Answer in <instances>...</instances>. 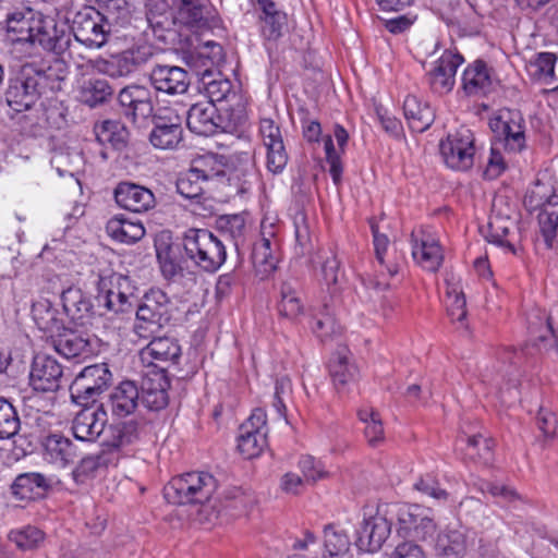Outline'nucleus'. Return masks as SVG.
I'll return each mask as SVG.
<instances>
[{
	"instance_id": "f257e3e1",
	"label": "nucleus",
	"mask_w": 558,
	"mask_h": 558,
	"mask_svg": "<svg viewBox=\"0 0 558 558\" xmlns=\"http://www.w3.org/2000/svg\"><path fill=\"white\" fill-rule=\"evenodd\" d=\"M68 74V65L60 59H53L47 66L25 63L9 81L5 93L7 102L12 109L21 112L32 108L41 97H45L51 101L49 107L41 102L46 121L59 129L64 122V108L60 101L52 98V95L62 90Z\"/></svg>"
},
{
	"instance_id": "f03ea898",
	"label": "nucleus",
	"mask_w": 558,
	"mask_h": 558,
	"mask_svg": "<svg viewBox=\"0 0 558 558\" xmlns=\"http://www.w3.org/2000/svg\"><path fill=\"white\" fill-rule=\"evenodd\" d=\"M182 247L185 258L207 272H215L226 262L222 241L207 229H187L182 235Z\"/></svg>"
},
{
	"instance_id": "7ed1b4c3",
	"label": "nucleus",
	"mask_w": 558,
	"mask_h": 558,
	"mask_svg": "<svg viewBox=\"0 0 558 558\" xmlns=\"http://www.w3.org/2000/svg\"><path fill=\"white\" fill-rule=\"evenodd\" d=\"M217 480L208 472L193 471L173 477L165 486V497L177 505L205 504L217 489Z\"/></svg>"
},
{
	"instance_id": "20e7f679",
	"label": "nucleus",
	"mask_w": 558,
	"mask_h": 558,
	"mask_svg": "<svg viewBox=\"0 0 558 558\" xmlns=\"http://www.w3.org/2000/svg\"><path fill=\"white\" fill-rule=\"evenodd\" d=\"M134 332L138 338L149 339L171 319L172 304L160 289H150L142 300L137 298Z\"/></svg>"
},
{
	"instance_id": "39448f33",
	"label": "nucleus",
	"mask_w": 558,
	"mask_h": 558,
	"mask_svg": "<svg viewBox=\"0 0 558 558\" xmlns=\"http://www.w3.org/2000/svg\"><path fill=\"white\" fill-rule=\"evenodd\" d=\"M97 291L98 306L107 312L130 313L137 303L136 288L128 276L112 274L99 277Z\"/></svg>"
},
{
	"instance_id": "423d86ee",
	"label": "nucleus",
	"mask_w": 558,
	"mask_h": 558,
	"mask_svg": "<svg viewBox=\"0 0 558 558\" xmlns=\"http://www.w3.org/2000/svg\"><path fill=\"white\" fill-rule=\"evenodd\" d=\"M112 383V373L106 363L84 367L70 386L71 399L80 404H95Z\"/></svg>"
},
{
	"instance_id": "0eeeda50",
	"label": "nucleus",
	"mask_w": 558,
	"mask_h": 558,
	"mask_svg": "<svg viewBox=\"0 0 558 558\" xmlns=\"http://www.w3.org/2000/svg\"><path fill=\"white\" fill-rule=\"evenodd\" d=\"M397 504L378 506L376 513L365 519L357 530V547L369 553L380 549L390 535L391 522L397 518Z\"/></svg>"
},
{
	"instance_id": "6e6552de",
	"label": "nucleus",
	"mask_w": 558,
	"mask_h": 558,
	"mask_svg": "<svg viewBox=\"0 0 558 558\" xmlns=\"http://www.w3.org/2000/svg\"><path fill=\"white\" fill-rule=\"evenodd\" d=\"M219 175L214 169H205L197 165L192 166L186 172L181 173L177 180L178 193L192 202L191 210L199 216L206 217L213 214V206L204 198V185L209 180Z\"/></svg>"
},
{
	"instance_id": "1a4fd4ad",
	"label": "nucleus",
	"mask_w": 558,
	"mask_h": 558,
	"mask_svg": "<svg viewBox=\"0 0 558 558\" xmlns=\"http://www.w3.org/2000/svg\"><path fill=\"white\" fill-rule=\"evenodd\" d=\"M398 534L409 542H429L434 545L436 524L424 509L417 505L397 504Z\"/></svg>"
},
{
	"instance_id": "9d476101",
	"label": "nucleus",
	"mask_w": 558,
	"mask_h": 558,
	"mask_svg": "<svg viewBox=\"0 0 558 558\" xmlns=\"http://www.w3.org/2000/svg\"><path fill=\"white\" fill-rule=\"evenodd\" d=\"M489 126L507 151L517 154L526 147L525 120L519 110H501Z\"/></svg>"
},
{
	"instance_id": "9b49d317",
	"label": "nucleus",
	"mask_w": 558,
	"mask_h": 558,
	"mask_svg": "<svg viewBox=\"0 0 558 558\" xmlns=\"http://www.w3.org/2000/svg\"><path fill=\"white\" fill-rule=\"evenodd\" d=\"M445 163L453 170H468L474 161V135L469 129L449 134L439 145Z\"/></svg>"
},
{
	"instance_id": "f8f14e48",
	"label": "nucleus",
	"mask_w": 558,
	"mask_h": 558,
	"mask_svg": "<svg viewBox=\"0 0 558 558\" xmlns=\"http://www.w3.org/2000/svg\"><path fill=\"white\" fill-rule=\"evenodd\" d=\"M106 26L104 14L93 8H84L74 14L71 31L75 39L86 47L100 48L110 33Z\"/></svg>"
},
{
	"instance_id": "ddd939ff",
	"label": "nucleus",
	"mask_w": 558,
	"mask_h": 558,
	"mask_svg": "<svg viewBox=\"0 0 558 558\" xmlns=\"http://www.w3.org/2000/svg\"><path fill=\"white\" fill-rule=\"evenodd\" d=\"M153 56L150 46H135L112 54L108 59L99 60L97 68L101 73L112 78L125 77L145 65Z\"/></svg>"
},
{
	"instance_id": "4468645a",
	"label": "nucleus",
	"mask_w": 558,
	"mask_h": 558,
	"mask_svg": "<svg viewBox=\"0 0 558 558\" xmlns=\"http://www.w3.org/2000/svg\"><path fill=\"white\" fill-rule=\"evenodd\" d=\"M121 113L131 122L137 123L153 116L154 105L150 90L142 85H129L118 94Z\"/></svg>"
},
{
	"instance_id": "2eb2a0df",
	"label": "nucleus",
	"mask_w": 558,
	"mask_h": 558,
	"mask_svg": "<svg viewBox=\"0 0 558 558\" xmlns=\"http://www.w3.org/2000/svg\"><path fill=\"white\" fill-rule=\"evenodd\" d=\"M463 61L460 53L446 50L435 62L434 68L426 73V82L430 89L438 95L451 92L456 83L457 70Z\"/></svg>"
},
{
	"instance_id": "dca6fc26",
	"label": "nucleus",
	"mask_w": 558,
	"mask_h": 558,
	"mask_svg": "<svg viewBox=\"0 0 558 558\" xmlns=\"http://www.w3.org/2000/svg\"><path fill=\"white\" fill-rule=\"evenodd\" d=\"M149 82L157 93L177 96L187 92L191 77L183 68L157 64L150 71Z\"/></svg>"
},
{
	"instance_id": "f3484780",
	"label": "nucleus",
	"mask_w": 558,
	"mask_h": 558,
	"mask_svg": "<svg viewBox=\"0 0 558 558\" xmlns=\"http://www.w3.org/2000/svg\"><path fill=\"white\" fill-rule=\"evenodd\" d=\"M70 33L53 17L40 15L31 45L38 44L44 50L62 54L70 46Z\"/></svg>"
},
{
	"instance_id": "a211bd4d",
	"label": "nucleus",
	"mask_w": 558,
	"mask_h": 558,
	"mask_svg": "<svg viewBox=\"0 0 558 558\" xmlns=\"http://www.w3.org/2000/svg\"><path fill=\"white\" fill-rule=\"evenodd\" d=\"M83 409L75 415L72 432L76 439L95 441L104 432L107 424V412L102 404L82 405Z\"/></svg>"
},
{
	"instance_id": "6ab92c4d",
	"label": "nucleus",
	"mask_w": 558,
	"mask_h": 558,
	"mask_svg": "<svg viewBox=\"0 0 558 558\" xmlns=\"http://www.w3.org/2000/svg\"><path fill=\"white\" fill-rule=\"evenodd\" d=\"M62 366L51 356H35L29 383L36 392H56L60 388L62 378Z\"/></svg>"
},
{
	"instance_id": "aec40b11",
	"label": "nucleus",
	"mask_w": 558,
	"mask_h": 558,
	"mask_svg": "<svg viewBox=\"0 0 558 558\" xmlns=\"http://www.w3.org/2000/svg\"><path fill=\"white\" fill-rule=\"evenodd\" d=\"M259 133L267 149V169L272 173H280L288 162L281 132L271 120L264 118L259 122Z\"/></svg>"
},
{
	"instance_id": "412c9836",
	"label": "nucleus",
	"mask_w": 558,
	"mask_h": 558,
	"mask_svg": "<svg viewBox=\"0 0 558 558\" xmlns=\"http://www.w3.org/2000/svg\"><path fill=\"white\" fill-rule=\"evenodd\" d=\"M222 117L216 105L210 101H198L186 111V125L197 135L210 136L222 128Z\"/></svg>"
},
{
	"instance_id": "4be33fe9",
	"label": "nucleus",
	"mask_w": 558,
	"mask_h": 558,
	"mask_svg": "<svg viewBox=\"0 0 558 558\" xmlns=\"http://www.w3.org/2000/svg\"><path fill=\"white\" fill-rule=\"evenodd\" d=\"M412 256L424 269L435 272L444 260L441 246L430 233L418 230L412 232Z\"/></svg>"
},
{
	"instance_id": "5701e85b",
	"label": "nucleus",
	"mask_w": 558,
	"mask_h": 558,
	"mask_svg": "<svg viewBox=\"0 0 558 558\" xmlns=\"http://www.w3.org/2000/svg\"><path fill=\"white\" fill-rule=\"evenodd\" d=\"M114 199L120 207L138 214L146 213L156 205L155 195L149 189L131 182L118 184Z\"/></svg>"
},
{
	"instance_id": "b1692460",
	"label": "nucleus",
	"mask_w": 558,
	"mask_h": 558,
	"mask_svg": "<svg viewBox=\"0 0 558 558\" xmlns=\"http://www.w3.org/2000/svg\"><path fill=\"white\" fill-rule=\"evenodd\" d=\"M51 343L54 350L68 360L85 357L93 352V344L87 335L64 327L59 332L51 335Z\"/></svg>"
},
{
	"instance_id": "393cba45",
	"label": "nucleus",
	"mask_w": 558,
	"mask_h": 558,
	"mask_svg": "<svg viewBox=\"0 0 558 558\" xmlns=\"http://www.w3.org/2000/svg\"><path fill=\"white\" fill-rule=\"evenodd\" d=\"M462 90L469 97L486 96L493 90L492 69L483 61L469 64L462 74Z\"/></svg>"
},
{
	"instance_id": "a878e982",
	"label": "nucleus",
	"mask_w": 558,
	"mask_h": 558,
	"mask_svg": "<svg viewBox=\"0 0 558 558\" xmlns=\"http://www.w3.org/2000/svg\"><path fill=\"white\" fill-rule=\"evenodd\" d=\"M50 488L51 480L37 472L22 473L11 485L12 495L21 501L43 498Z\"/></svg>"
},
{
	"instance_id": "bb28decb",
	"label": "nucleus",
	"mask_w": 558,
	"mask_h": 558,
	"mask_svg": "<svg viewBox=\"0 0 558 558\" xmlns=\"http://www.w3.org/2000/svg\"><path fill=\"white\" fill-rule=\"evenodd\" d=\"M65 315L75 324L85 325L94 315L90 298L80 288L70 287L61 293Z\"/></svg>"
},
{
	"instance_id": "cd10ccee",
	"label": "nucleus",
	"mask_w": 558,
	"mask_h": 558,
	"mask_svg": "<svg viewBox=\"0 0 558 558\" xmlns=\"http://www.w3.org/2000/svg\"><path fill=\"white\" fill-rule=\"evenodd\" d=\"M433 546L441 558H464L469 547L468 532L462 527H447L437 534Z\"/></svg>"
},
{
	"instance_id": "c85d7f7f",
	"label": "nucleus",
	"mask_w": 558,
	"mask_h": 558,
	"mask_svg": "<svg viewBox=\"0 0 558 558\" xmlns=\"http://www.w3.org/2000/svg\"><path fill=\"white\" fill-rule=\"evenodd\" d=\"M145 423L136 420L110 425L104 444L109 448L122 450L140 441L145 434Z\"/></svg>"
},
{
	"instance_id": "c756f323",
	"label": "nucleus",
	"mask_w": 558,
	"mask_h": 558,
	"mask_svg": "<svg viewBox=\"0 0 558 558\" xmlns=\"http://www.w3.org/2000/svg\"><path fill=\"white\" fill-rule=\"evenodd\" d=\"M329 374L338 390L357 380L359 368L353 361L352 353L347 347H340L332 355L329 362Z\"/></svg>"
},
{
	"instance_id": "7c9ffc66",
	"label": "nucleus",
	"mask_w": 558,
	"mask_h": 558,
	"mask_svg": "<svg viewBox=\"0 0 558 558\" xmlns=\"http://www.w3.org/2000/svg\"><path fill=\"white\" fill-rule=\"evenodd\" d=\"M41 13L29 8L14 11L7 17V28L13 43L31 44Z\"/></svg>"
},
{
	"instance_id": "2f4dec72",
	"label": "nucleus",
	"mask_w": 558,
	"mask_h": 558,
	"mask_svg": "<svg viewBox=\"0 0 558 558\" xmlns=\"http://www.w3.org/2000/svg\"><path fill=\"white\" fill-rule=\"evenodd\" d=\"M111 412L116 416H126L134 412L140 401V388L132 380H124L113 388L109 396Z\"/></svg>"
},
{
	"instance_id": "473e14b6",
	"label": "nucleus",
	"mask_w": 558,
	"mask_h": 558,
	"mask_svg": "<svg viewBox=\"0 0 558 558\" xmlns=\"http://www.w3.org/2000/svg\"><path fill=\"white\" fill-rule=\"evenodd\" d=\"M181 356V347L178 341L169 337H154L150 342L141 350L143 362L153 364L154 362L177 363Z\"/></svg>"
},
{
	"instance_id": "72a5a7b5",
	"label": "nucleus",
	"mask_w": 558,
	"mask_h": 558,
	"mask_svg": "<svg viewBox=\"0 0 558 558\" xmlns=\"http://www.w3.org/2000/svg\"><path fill=\"white\" fill-rule=\"evenodd\" d=\"M262 9L259 20L262 22V35L267 40H277L283 35L288 19L283 11L277 8L271 0H258Z\"/></svg>"
},
{
	"instance_id": "f704fd0d",
	"label": "nucleus",
	"mask_w": 558,
	"mask_h": 558,
	"mask_svg": "<svg viewBox=\"0 0 558 558\" xmlns=\"http://www.w3.org/2000/svg\"><path fill=\"white\" fill-rule=\"evenodd\" d=\"M94 134L100 146L109 144L116 150L124 149L130 140L126 126L118 120H104L96 122Z\"/></svg>"
},
{
	"instance_id": "c9c22d12",
	"label": "nucleus",
	"mask_w": 558,
	"mask_h": 558,
	"mask_svg": "<svg viewBox=\"0 0 558 558\" xmlns=\"http://www.w3.org/2000/svg\"><path fill=\"white\" fill-rule=\"evenodd\" d=\"M403 112L410 129L413 132L423 133L435 119L434 110L426 102L415 96H408L403 102Z\"/></svg>"
},
{
	"instance_id": "e433bc0d",
	"label": "nucleus",
	"mask_w": 558,
	"mask_h": 558,
	"mask_svg": "<svg viewBox=\"0 0 558 558\" xmlns=\"http://www.w3.org/2000/svg\"><path fill=\"white\" fill-rule=\"evenodd\" d=\"M106 231L113 240L133 244L145 235V228L141 221H131L123 216L111 218L106 226Z\"/></svg>"
},
{
	"instance_id": "4c0bfd02",
	"label": "nucleus",
	"mask_w": 558,
	"mask_h": 558,
	"mask_svg": "<svg viewBox=\"0 0 558 558\" xmlns=\"http://www.w3.org/2000/svg\"><path fill=\"white\" fill-rule=\"evenodd\" d=\"M32 316L37 327L45 332L54 335L63 327L58 310L48 299L40 298L33 303Z\"/></svg>"
},
{
	"instance_id": "58836bf2",
	"label": "nucleus",
	"mask_w": 558,
	"mask_h": 558,
	"mask_svg": "<svg viewBox=\"0 0 558 558\" xmlns=\"http://www.w3.org/2000/svg\"><path fill=\"white\" fill-rule=\"evenodd\" d=\"M46 459L51 463L65 466L77 457L76 449L69 438L53 434L46 438L45 444Z\"/></svg>"
},
{
	"instance_id": "ea45409f",
	"label": "nucleus",
	"mask_w": 558,
	"mask_h": 558,
	"mask_svg": "<svg viewBox=\"0 0 558 558\" xmlns=\"http://www.w3.org/2000/svg\"><path fill=\"white\" fill-rule=\"evenodd\" d=\"M311 329L322 342L340 336L341 326L337 323L333 308L328 302H324L322 308L313 315Z\"/></svg>"
},
{
	"instance_id": "a19ab883",
	"label": "nucleus",
	"mask_w": 558,
	"mask_h": 558,
	"mask_svg": "<svg viewBox=\"0 0 558 558\" xmlns=\"http://www.w3.org/2000/svg\"><path fill=\"white\" fill-rule=\"evenodd\" d=\"M81 101L95 108L109 101L113 96V88L105 78H89L81 87Z\"/></svg>"
},
{
	"instance_id": "79ce46f5",
	"label": "nucleus",
	"mask_w": 558,
	"mask_h": 558,
	"mask_svg": "<svg viewBox=\"0 0 558 558\" xmlns=\"http://www.w3.org/2000/svg\"><path fill=\"white\" fill-rule=\"evenodd\" d=\"M278 312L282 317L293 322L304 314L301 293L291 282H284L281 286Z\"/></svg>"
},
{
	"instance_id": "37998d69",
	"label": "nucleus",
	"mask_w": 558,
	"mask_h": 558,
	"mask_svg": "<svg viewBox=\"0 0 558 558\" xmlns=\"http://www.w3.org/2000/svg\"><path fill=\"white\" fill-rule=\"evenodd\" d=\"M170 124H154L149 135L151 145L160 149H172L182 140L183 129L177 119L169 121Z\"/></svg>"
},
{
	"instance_id": "c03bdc74",
	"label": "nucleus",
	"mask_w": 558,
	"mask_h": 558,
	"mask_svg": "<svg viewBox=\"0 0 558 558\" xmlns=\"http://www.w3.org/2000/svg\"><path fill=\"white\" fill-rule=\"evenodd\" d=\"M166 385L167 381L162 375H158L157 383L153 379L143 383L141 400L147 409L159 411L168 404Z\"/></svg>"
},
{
	"instance_id": "a18cd8bd",
	"label": "nucleus",
	"mask_w": 558,
	"mask_h": 558,
	"mask_svg": "<svg viewBox=\"0 0 558 558\" xmlns=\"http://www.w3.org/2000/svg\"><path fill=\"white\" fill-rule=\"evenodd\" d=\"M494 447L495 441L480 433L469 436L465 447V457L475 462L488 465L494 459Z\"/></svg>"
},
{
	"instance_id": "49530a36",
	"label": "nucleus",
	"mask_w": 558,
	"mask_h": 558,
	"mask_svg": "<svg viewBox=\"0 0 558 558\" xmlns=\"http://www.w3.org/2000/svg\"><path fill=\"white\" fill-rule=\"evenodd\" d=\"M515 228V222L509 217L495 215L488 222L489 242L507 247L509 251L514 252L512 240L509 239L511 231Z\"/></svg>"
},
{
	"instance_id": "de8ad7c7",
	"label": "nucleus",
	"mask_w": 558,
	"mask_h": 558,
	"mask_svg": "<svg viewBox=\"0 0 558 558\" xmlns=\"http://www.w3.org/2000/svg\"><path fill=\"white\" fill-rule=\"evenodd\" d=\"M357 416L365 424L364 434L372 447L379 446L385 439V432L379 413L373 408H362Z\"/></svg>"
},
{
	"instance_id": "09e8293b",
	"label": "nucleus",
	"mask_w": 558,
	"mask_h": 558,
	"mask_svg": "<svg viewBox=\"0 0 558 558\" xmlns=\"http://www.w3.org/2000/svg\"><path fill=\"white\" fill-rule=\"evenodd\" d=\"M277 247V243L263 233V238L253 247L252 259L254 265L263 267L264 271L274 270L277 265V257L275 256Z\"/></svg>"
},
{
	"instance_id": "8fccbe9b",
	"label": "nucleus",
	"mask_w": 558,
	"mask_h": 558,
	"mask_svg": "<svg viewBox=\"0 0 558 558\" xmlns=\"http://www.w3.org/2000/svg\"><path fill=\"white\" fill-rule=\"evenodd\" d=\"M524 204L532 210L541 209V211H544L547 208H558V195L537 182L525 195Z\"/></svg>"
},
{
	"instance_id": "3c124183",
	"label": "nucleus",
	"mask_w": 558,
	"mask_h": 558,
	"mask_svg": "<svg viewBox=\"0 0 558 558\" xmlns=\"http://www.w3.org/2000/svg\"><path fill=\"white\" fill-rule=\"evenodd\" d=\"M21 421L15 408L4 398H0V439H10L17 435Z\"/></svg>"
},
{
	"instance_id": "603ef678",
	"label": "nucleus",
	"mask_w": 558,
	"mask_h": 558,
	"mask_svg": "<svg viewBox=\"0 0 558 558\" xmlns=\"http://www.w3.org/2000/svg\"><path fill=\"white\" fill-rule=\"evenodd\" d=\"M267 445V435L262 432H254L240 429L238 437L239 451L246 459L257 457Z\"/></svg>"
},
{
	"instance_id": "864d4df0",
	"label": "nucleus",
	"mask_w": 558,
	"mask_h": 558,
	"mask_svg": "<svg viewBox=\"0 0 558 558\" xmlns=\"http://www.w3.org/2000/svg\"><path fill=\"white\" fill-rule=\"evenodd\" d=\"M9 539L22 550H32L44 541V533L36 526L27 525L11 531L9 533Z\"/></svg>"
},
{
	"instance_id": "5fc2aeb1",
	"label": "nucleus",
	"mask_w": 558,
	"mask_h": 558,
	"mask_svg": "<svg viewBox=\"0 0 558 558\" xmlns=\"http://www.w3.org/2000/svg\"><path fill=\"white\" fill-rule=\"evenodd\" d=\"M324 546L329 557L343 555L350 547V539L343 531L329 524L324 530Z\"/></svg>"
},
{
	"instance_id": "6e6d98bb",
	"label": "nucleus",
	"mask_w": 558,
	"mask_h": 558,
	"mask_svg": "<svg viewBox=\"0 0 558 558\" xmlns=\"http://www.w3.org/2000/svg\"><path fill=\"white\" fill-rule=\"evenodd\" d=\"M320 258L323 280L328 287H333V293L341 286L343 278V275L340 272V262L331 251L324 252Z\"/></svg>"
},
{
	"instance_id": "4d7b16f0",
	"label": "nucleus",
	"mask_w": 558,
	"mask_h": 558,
	"mask_svg": "<svg viewBox=\"0 0 558 558\" xmlns=\"http://www.w3.org/2000/svg\"><path fill=\"white\" fill-rule=\"evenodd\" d=\"M298 465L306 483L315 484L317 481L328 476L324 463L313 456H302Z\"/></svg>"
},
{
	"instance_id": "13d9d810",
	"label": "nucleus",
	"mask_w": 558,
	"mask_h": 558,
	"mask_svg": "<svg viewBox=\"0 0 558 558\" xmlns=\"http://www.w3.org/2000/svg\"><path fill=\"white\" fill-rule=\"evenodd\" d=\"M556 61L557 57L555 53L539 52L535 59L530 62V68L534 76L549 83L554 78Z\"/></svg>"
},
{
	"instance_id": "bf43d9fd",
	"label": "nucleus",
	"mask_w": 558,
	"mask_h": 558,
	"mask_svg": "<svg viewBox=\"0 0 558 558\" xmlns=\"http://www.w3.org/2000/svg\"><path fill=\"white\" fill-rule=\"evenodd\" d=\"M292 384L289 377L277 378L272 396V407L280 417H286L287 401L291 399Z\"/></svg>"
},
{
	"instance_id": "052dcab7",
	"label": "nucleus",
	"mask_w": 558,
	"mask_h": 558,
	"mask_svg": "<svg viewBox=\"0 0 558 558\" xmlns=\"http://www.w3.org/2000/svg\"><path fill=\"white\" fill-rule=\"evenodd\" d=\"M294 229L296 241L295 250L298 254L305 255L311 253L313 250V239L310 232L308 225L306 222V218L303 214H299L295 216Z\"/></svg>"
},
{
	"instance_id": "680f3d73",
	"label": "nucleus",
	"mask_w": 558,
	"mask_h": 558,
	"mask_svg": "<svg viewBox=\"0 0 558 558\" xmlns=\"http://www.w3.org/2000/svg\"><path fill=\"white\" fill-rule=\"evenodd\" d=\"M220 229L228 233L233 240L235 246H238L244 238L246 229L245 219L241 215H227L219 219Z\"/></svg>"
},
{
	"instance_id": "e2e57ef3",
	"label": "nucleus",
	"mask_w": 558,
	"mask_h": 558,
	"mask_svg": "<svg viewBox=\"0 0 558 558\" xmlns=\"http://www.w3.org/2000/svg\"><path fill=\"white\" fill-rule=\"evenodd\" d=\"M541 233L548 246L553 245V241L558 232V207L554 209H545L538 215Z\"/></svg>"
},
{
	"instance_id": "0e129e2a",
	"label": "nucleus",
	"mask_w": 558,
	"mask_h": 558,
	"mask_svg": "<svg viewBox=\"0 0 558 558\" xmlns=\"http://www.w3.org/2000/svg\"><path fill=\"white\" fill-rule=\"evenodd\" d=\"M104 15L105 23L108 26L114 24L123 27L131 22V13L125 1H122V4L119 0L114 3H109Z\"/></svg>"
},
{
	"instance_id": "69168bd1",
	"label": "nucleus",
	"mask_w": 558,
	"mask_h": 558,
	"mask_svg": "<svg viewBox=\"0 0 558 558\" xmlns=\"http://www.w3.org/2000/svg\"><path fill=\"white\" fill-rule=\"evenodd\" d=\"M447 311L452 322L462 323L466 317V301L462 292L449 290L447 293Z\"/></svg>"
},
{
	"instance_id": "338daca9",
	"label": "nucleus",
	"mask_w": 558,
	"mask_h": 558,
	"mask_svg": "<svg viewBox=\"0 0 558 558\" xmlns=\"http://www.w3.org/2000/svg\"><path fill=\"white\" fill-rule=\"evenodd\" d=\"M480 489L497 498L500 502L511 504L520 499V495L512 487L500 483L483 482Z\"/></svg>"
},
{
	"instance_id": "774afa93",
	"label": "nucleus",
	"mask_w": 558,
	"mask_h": 558,
	"mask_svg": "<svg viewBox=\"0 0 558 558\" xmlns=\"http://www.w3.org/2000/svg\"><path fill=\"white\" fill-rule=\"evenodd\" d=\"M206 94L208 97L207 101L221 102L231 95L232 83L228 78L213 80L206 84Z\"/></svg>"
}]
</instances>
